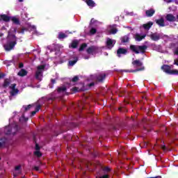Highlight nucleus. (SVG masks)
I'll return each mask as SVG.
<instances>
[{
	"instance_id": "nucleus-1",
	"label": "nucleus",
	"mask_w": 178,
	"mask_h": 178,
	"mask_svg": "<svg viewBox=\"0 0 178 178\" xmlns=\"http://www.w3.org/2000/svg\"><path fill=\"white\" fill-rule=\"evenodd\" d=\"M130 49L133 52H135V54H144V52H145V49H147V46L131 45Z\"/></svg>"
},
{
	"instance_id": "nucleus-2",
	"label": "nucleus",
	"mask_w": 178,
	"mask_h": 178,
	"mask_svg": "<svg viewBox=\"0 0 178 178\" xmlns=\"http://www.w3.org/2000/svg\"><path fill=\"white\" fill-rule=\"evenodd\" d=\"M162 70L168 74H178L177 70H171L169 65H164L161 67Z\"/></svg>"
},
{
	"instance_id": "nucleus-3",
	"label": "nucleus",
	"mask_w": 178,
	"mask_h": 178,
	"mask_svg": "<svg viewBox=\"0 0 178 178\" xmlns=\"http://www.w3.org/2000/svg\"><path fill=\"white\" fill-rule=\"evenodd\" d=\"M16 45V39H15V36H13V40L8 42L6 44L4 45V49L6 51H11L13 49V47Z\"/></svg>"
},
{
	"instance_id": "nucleus-4",
	"label": "nucleus",
	"mask_w": 178,
	"mask_h": 178,
	"mask_svg": "<svg viewBox=\"0 0 178 178\" xmlns=\"http://www.w3.org/2000/svg\"><path fill=\"white\" fill-rule=\"evenodd\" d=\"M45 69V66L44 65H39L38 66V70L36 71V79L38 80L41 81L42 79V71Z\"/></svg>"
},
{
	"instance_id": "nucleus-5",
	"label": "nucleus",
	"mask_w": 178,
	"mask_h": 178,
	"mask_svg": "<svg viewBox=\"0 0 178 178\" xmlns=\"http://www.w3.org/2000/svg\"><path fill=\"white\" fill-rule=\"evenodd\" d=\"M116 44V40L108 38L106 40V47L108 49L113 48V46Z\"/></svg>"
},
{
	"instance_id": "nucleus-6",
	"label": "nucleus",
	"mask_w": 178,
	"mask_h": 178,
	"mask_svg": "<svg viewBox=\"0 0 178 178\" xmlns=\"http://www.w3.org/2000/svg\"><path fill=\"white\" fill-rule=\"evenodd\" d=\"M107 30L110 34H116L118 33L116 25L110 26Z\"/></svg>"
},
{
	"instance_id": "nucleus-7",
	"label": "nucleus",
	"mask_w": 178,
	"mask_h": 178,
	"mask_svg": "<svg viewBox=\"0 0 178 178\" xmlns=\"http://www.w3.org/2000/svg\"><path fill=\"white\" fill-rule=\"evenodd\" d=\"M150 38L153 41H159L161 39V34L156 33H152L150 35Z\"/></svg>"
},
{
	"instance_id": "nucleus-8",
	"label": "nucleus",
	"mask_w": 178,
	"mask_h": 178,
	"mask_svg": "<svg viewBox=\"0 0 178 178\" xmlns=\"http://www.w3.org/2000/svg\"><path fill=\"white\" fill-rule=\"evenodd\" d=\"M127 54V50L126 49H118L117 51V55L120 58L121 55H126Z\"/></svg>"
},
{
	"instance_id": "nucleus-9",
	"label": "nucleus",
	"mask_w": 178,
	"mask_h": 178,
	"mask_svg": "<svg viewBox=\"0 0 178 178\" xmlns=\"http://www.w3.org/2000/svg\"><path fill=\"white\" fill-rule=\"evenodd\" d=\"M15 87H16V84H13V85L10 86V88H11L10 94H11V95H16V94H17V92H19V90L17 89H16Z\"/></svg>"
},
{
	"instance_id": "nucleus-10",
	"label": "nucleus",
	"mask_w": 178,
	"mask_h": 178,
	"mask_svg": "<svg viewBox=\"0 0 178 178\" xmlns=\"http://www.w3.org/2000/svg\"><path fill=\"white\" fill-rule=\"evenodd\" d=\"M147 35H140L138 33H136L134 35V38L136 41H141L142 40H144Z\"/></svg>"
},
{
	"instance_id": "nucleus-11",
	"label": "nucleus",
	"mask_w": 178,
	"mask_h": 178,
	"mask_svg": "<svg viewBox=\"0 0 178 178\" xmlns=\"http://www.w3.org/2000/svg\"><path fill=\"white\" fill-rule=\"evenodd\" d=\"M3 20V22H10V17L6 15H0V21Z\"/></svg>"
},
{
	"instance_id": "nucleus-12",
	"label": "nucleus",
	"mask_w": 178,
	"mask_h": 178,
	"mask_svg": "<svg viewBox=\"0 0 178 178\" xmlns=\"http://www.w3.org/2000/svg\"><path fill=\"white\" fill-rule=\"evenodd\" d=\"M165 19L168 22H175L176 20V17L173 16V15L172 14L167 15V16L165 17Z\"/></svg>"
},
{
	"instance_id": "nucleus-13",
	"label": "nucleus",
	"mask_w": 178,
	"mask_h": 178,
	"mask_svg": "<svg viewBox=\"0 0 178 178\" xmlns=\"http://www.w3.org/2000/svg\"><path fill=\"white\" fill-rule=\"evenodd\" d=\"M17 76L20 77H24V76H27V70L24 69L20 70V71L17 73Z\"/></svg>"
},
{
	"instance_id": "nucleus-14",
	"label": "nucleus",
	"mask_w": 178,
	"mask_h": 178,
	"mask_svg": "<svg viewBox=\"0 0 178 178\" xmlns=\"http://www.w3.org/2000/svg\"><path fill=\"white\" fill-rule=\"evenodd\" d=\"M97 47L92 46L87 49V52L88 54H95V52L97 51Z\"/></svg>"
},
{
	"instance_id": "nucleus-15",
	"label": "nucleus",
	"mask_w": 178,
	"mask_h": 178,
	"mask_svg": "<svg viewBox=\"0 0 178 178\" xmlns=\"http://www.w3.org/2000/svg\"><path fill=\"white\" fill-rule=\"evenodd\" d=\"M35 149L36 151L34 152V154L36 156H41V152H40V146H38V144H36L35 145Z\"/></svg>"
},
{
	"instance_id": "nucleus-16",
	"label": "nucleus",
	"mask_w": 178,
	"mask_h": 178,
	"mask_svg": "<svg viewBox=\"0 0 178 178\" xmlns=\"http://www.w3.org/2000/svg\"><path fill=\"white\" fill-rule=\"evenodd\" d=\"M156 23L159 24L161 27H164L165 26V21L163 20V18H161L160 19H157L156 21Z\"/></svg>"
},
{
	"instance_id": "nucleus-17",
	"label": "nucleus",
	"mask_w": 178,
	"mask_h": 178,
	"mask_svg": "<svg viewBox=\"0 0 178 178\" xmlns=\"http://www.w3.org/2000/svg\"><path fill=\"white\" fill-rule=\"evenodd\" d=\"M154 24V23L149 22L147 24H145L143 25V29H145V30H149V29H151V26Z\"/></svg>"
},
{
	"instance_id": "nucleus-18",
	"label": "nucleus",
	"mask_w": 178,
	"mask_h": 178,
	"mask_svg": "<svg viewBox=\"0 0 178 178\" xmlns=\"http://www.w3.org/2000/svg\"><path fill=\"white\" fill-rule=\"evenodd\" d=\"M154 13H155V10H154L153 9L148 10L146 11V16H148V17H151V16H152Z\"/></svg>"
},
{
	"instance_id": "nucleus-19",
	"label": "nucleus",
	"mask_w": 178,
	"mask_h": 178,
	"mask_svg": "<svg viewBox=\"0 0 178 178\" xmlns=\"http://www.w3.org/2000/svg\"><path fill=\"white\" fill-rule=\"evenodd\" d=\"M86 3L91 8H94V6H95V3H94L92 0H86Z\"/></svg>"
},
{
	"instance_id": "nucleus-20",
	"label": "nucleus",
	"mask_w": 178,
	"mask_h": 178,
	"mask_svg": "<svg viewBox=\"0 0 178 178\" xmlns=\"http://www.w3.org/2000/svg\"><path fill=\"white\" fill-rule=\"evenodd\" d=\"M132 65H134V66H141L143 65V63H141V61L138 60H136L132 62Z\"/></svg>"
},
{
	"instance_id": "nucleus-21",
	"label": "nucleus",
	"mask_w": 178,
	"mask_h": 178,
	"mask_svg": "<svg viewBox=\"0 0 178 178\" xmlns=\"http://www.w3.org/2000/svg\"><path fill=\"white\" fill-rule=\"evenodd\" d=\"M10 20L15 24H19V19L16 17H13L10 18Z\"/></svg>"
},
{
	"instance_id": "nucleus-22",
	"label": "nucleus",
	"mask_w": 178,
	"mask_h": 178,
	"mask_svg": "<svg viewBox=\"0 0 178 178\" xmlns=\"http://www.w3.org/2000/svg\"><path fill=\"white\" fill-rule=\"evenodd\" d=\"M77 45H79V42L77 40H74L71 43L70 47H72V48H76Z\"/></svg>"
},
{
	"instance_id": "nucleus-23",
	"label": "nucleus",
	"mask_w": 178,
	"mask_h": 178,
	"mask_svg": "<svg viewBox=\"0 0 178 178\" xmlns=\"http://www.w3.org/2000/svg\"><path fill=\"white\" fill-rule=\"evenodd\" d=\"M40 108H41V106H38L36 107L35 111H33V112L31 113L32 116H34V115H35V114L37 113V112H38V111H40Z\"/></svg>"
},
{
	"instance_id": "nucleus-24",
	"label": "nucleus",
	"mask_w": 178,
	"mask_h": 178,
	"mask_svg": "<svg viewBox=\"0 0 178 178\" xmlns=\"http://www.w3.org/2000/svg\"><path fill=\"white\" fill-rule=\"evenodd\" d=\"M104 79H105V74H102L97 77L99 81H102Z\"/></svg>"
},
{
	"instance_id": "nucleus-25",
	"label": "nucleus",
	"mask_w": 178,
	"mask_h": 178,
	"mask_svg": "<svg viewBox=\"0 0 178 178\" xmlns=\"http://www.w3.org/2000/svg\"><path fill=\"white\" fill-rule=\"evenodd\" d=\"M129 42V36H124L122 38V42Z\"/></svg>"
},
{
	"instance_id": "nucleus-26",
	"label": "nucleus",
	"mask_w": 178,
	"mask_h": 178,
	"mask_svg": "<svg viewBox=\"0 0 178 178\" xmlns=\"http://www.w3.org/2000/svg\"><path fill=\"white\" fill-rule=\"evenodd\" d=\"M66 34L63 33H60L58 35V38L62 39V38H66Z\"/></svg>"
},
{
	"instance_id": "nucleus-27",
	"label": "nucleus",
	"mask_w": 178,
	"mask_h": 178,
	"mask_svg": "<svg viewBox=\"0 0 178 178\" xmlns=\"http://www.w3.org/2000/svg\"><path fill=\"white\" fill-rule=\"evenodd\" d=\"M66 91V87L63 86L58 88V92H63Z\"/></svg>"
},
{
	"instance_id": "nucleus-28",
	"label": "nucleus",
	"mask_w": 178,
	"mask_h": 178,
	"mask_svg": "<svg viewBox=\"0 0 178 178\" xmlns=\"http://www.w3.org/2000/svg\"><path fill=\"white\" fill-rule=\"evenodd\" d=\"M84 48H87V44L84 43L83 44L80 48H79V51H83Z\"/></svg>"
},
{
	"instance_id": "nucleus-29",
	"label": "nucleus",
	"mask_w": 178,
	"mask_h": 178,
	"mask_svg": "<svg viewBox=\"0 0 178 178\" xmlns=\"http://www.w3.org/2000/svg\"><path fill=\"white\" fill-rule=\"evenodd\" d=\"M77 62V59L72 60V61H70L69 64L70 66H73L74 65H75V63Z\"/></svg>"
},
{
	"instance_id": "nucleus-30",
	"label": "nucleus",
	"mask_w": 178,
	"mask_h": 178,
	"mask_svg": "<svg viewBox=\"0 0 178 178\" xmlns=\"http://www.w3.org/2000/svg\"><path fill=\"white\" fill-rule=\"evenodd\" d=\"M140 70H144V67L141 68V69H137L136 70H131V71H129L130 72H140ZM125 72H128V71H125Z\"/></svg>"
},
{
	"instance_id": "nucleus-31",
	"label": "nucleus",
	"mask_w": 178,
	"mask_h": 178,
	"mask_svg": "<svg viewBox=\"0 0 178 178\" xmlns=\"http://www.w3.org/2000/svg\"><path fill=\"white\" fill-rule=\"evenodd\" d=\"M95 33H97V29L92 28V29L90 30V34H95Z\"/></svg>"
},
{
	"instance_id": "nucleus-32",
	"label": "nucleus",
	"mask_w": 178,
	"mask_h": 178,
	"mask_svg": "<svg viewBox=\"0 0 178 178\" xmlns=\"http://www.w3.org/2000/svg\"><path fill=\"white\" fill-rule=\"evenodd\" d=\"M72 81L74 83H76V81H79V76H74L73 79H72Z\"/></svg>"
},
{
	"instance_id": "nucleus-33",
	"label": "nucleus",
	"mask_w": 178,
	"mask_h": 178,
	"mask_svg": "<svg viewBox=\"0 0 178 178\" xmlns=\"http://www.w3.org/2000/svg\"><path fill=\"white\" fill-rule=\"evenodd\" d=\"M25 111H29V109H30V108H31V105H29L27 106H24Z\"/></svg>"
},
{
	"instance_id": "nucleus-34",
	"label": "nucleus",
	"mask_w": 178,
	"mask_h": 178,
	"mask_svg": "<svg viewBox=\"0 0 178 178\" xmlns=\"http://www.w3.org/2000/svg\"><path fill=\"white\" fill-rule=\"evenodd\" d=\"M104 172H109L111 170V168L109 167H106L104 168Z\"/></svg>"
},
{
	"instance_id": "nucleus-35",
	"label": "nucleus",
	"mask_w": 178,
	"mask_h": 178,
	"mask_svg": "<svg viewBox=\"0 0 178 178\" xmlns=\"http://www.w3.org/2000/svg\"><path fill=\"white\" fill-rule=\"evenodd\" d=\"M174 65H177V66H178V59L175 60Z\"/></svg>"
},
{
	"instance_id": "nucleus-36",
	"label": "nucleus",
	"mask_w": 178,
	"mask_h": 178,
	"mask_svg": "<svg viewBox=\"0 0 178 178\" xmlns=\"http://www.w3.org/2000/svg\"><path fill=\"white\" fill-rule=\"evenodd\" d=\"M98 178H108V175H105L104 176L99 177Z\"/></svg>"
},
{
	"instance_id": "nucleus-37",
	"label": "nucleus",
	"mask_w": 178,
	"mask_h": 178,
	"mask_svg": "<svg viewBox=\"0 0 178 178\" xmlns=\"http://www.w3.org/2000/svg\"><path fill=\"white\" fill-rule=\"evenodd\" d=\"M73 91H74L75 92L79 91V89L77 88H72Z\"/></svg>"
},
{
	"instance_id": "nucleus-38",
	"label": "nucleus",
	"mask_w": 178,
	"mask_h": 178,
	"mask_svg": "<svg viewBox=\"0 0 178 178\" xmlns=\"http://www.w3.org/2000/svg\"><path fill=\"white\" fill-rule=\"evenodd\" d=\"M23 66H24L23 63H21L19 64V67L20 69H22V67H23Z\"/></svg>"
},
{
	"instance_id": "nucleus-39",
	"label": "nucleus",
	"mask_w": 178,
	"mask_h": 178,
	"mask_svg": "<svg viewBox=\"0 0 178 178\" xmlns=\"http://www.w3.org/2000/svg\"><path fill=\"white\" fill-rule=\"evenodd\" d=\"M8 81H6L4 83V87H6V86H8Z\"/></svg>"
},
{
	"instance_id": "nucleus-40",
	"label": "nucleus",
	"mask_w": 178,
	"mask_h": 178,
	"mask_svg": "<svg viewBox=\"0 0 178 178\" xmlns=\"http://www.w3.org/2000/svg\"><path fill=\"white\" fill-rule=\"evenodd\" d=\"M20 169V166H17L16 168H15V170H19Z\"/></svg>"
},
{
	"instance_id": "nucleus-41",
	"label": "nucleus",
	"mask_w": 178,
	"mask_h": 178,
	"mask_svg": "<svg viewBox=\"0 0 178 178\" xmlns=\"http://www.w3.org/2000/svg\"><path fill=\"white\" fill-rule=\"evenodd\" d=\"M34 169L37 171L40 170V168L38 167H35Z\"/></svg>"
},
{
	"instance_id": "nucleus-42",
	"label": "nucleus",
	"mask_w": 178,
	"mask_h": 178,
	"mask_svg": "<svg viewBox=\"0 0 178 178\" xmlns=\"http://www.w3.org/2000/svg\"><path fill=\"white\" fill-rule=\"evenodd\" d=\"M161 148H162V149H165L166 147H165V145H163V146L161 147Z\"/></svg>"
},
{
	"instance_id": "nucleus-43",
	"label": "nucleus",
	"mask_w": 178,
	"mask_h": 178,
	"mask_svg": "<svg viewBox=\"0 0 178 178\" xmlns=\"http://www.w3.org/2000/svg\"><path fill=\"white\" fill-rule=\"evenodd\" d=\"M51 83L54 84L55 83V79H51Z\"/></svg>"
},
{
	"instance_id": "nucleus-44",
	"label": "nucleus",
	"mask_w": 178,
	"mask_h": 178,
	"mask_svg": "<svg viewBox=\"0 0 178 178\" xmlns=\"http://www.w3.org/2000/svg\"><path fill=\"white\" fill-rule=\"evenodd\" d=\"M176 55H178V49L175 51Z\"/></svg>"
},
{
	"instance_id": "nucleus-45",
	"label": "nucleus",
	"mask_w": 178,
	"mask_h": 178,
	"mask_svg": "<svg viewBox=\"0 0 178 178\" xmlns=\"http://www.w3.org/2000/svg\"><path fill=\"white\" fill-rule=\"evenodd\" d=\"M2 35H3V34H2V33H0V37H2Z\"/></svg>"
},
{
	"instance_id": "nucleus-46",
	"label": "nucleus",
	"mask_w": 178,
	"mask_h": 178,
	"mask_svg": "<svg viewBox=\"0 0 178 178\" xmlns=\"http://www.w3.org/2000/svg\"><path fill=\"white\" fill-rule=\"evenodd\" d=\"M1 147H2V143H0V148H1Z\"/></svg>"
},
{
	"instance_id": "nucleus-47",
	"label": "nucleus",
	"mask_w": 178,
	"mask_h": 178,
	"mask_svg": "<svg viewBox=\"0 0 178 178\" xmlns=\"http://www.w3.org/2000/svg\"><path fill=\"white\" fill-rule=\"evenodd\" d=\"M90 86H94V83H90Z\"/></svg>"
},
{
	"instance_id": "nucleus-48",
	"label": "nucleus",
	"mask_w": 178,
	"mask_h": 178,
	"mask_svg": "<svg viewBox=\"0 0 178 178\" xmlns=\"http://www.w3.org/2000/svg\"><path fill=\"white\" fill-rule=\"evenodd\" d=\"M19 2H23V0H19Z\"/></svg>"
},
{
	"instance_id": "nucleus-49",
	"label": "nucleus",
	"mask_w": 178,
	"mask_h": 178,
	"mask_svg": "<svg viewBox=\"0 0 178 178\" xmlns=\"http://www.w3.org/2000/svg\"><path fill=\"white\" fill-rule=\"evenodd\" d=\"M168 2H172V0H169Z\"/></svg>"
},
{
	"instance_id": "nucleus-50",
	"label": "nucleus",
	"mask_w": 178,
	"mask_h": 178,
	"mask_svg": "<svg viewBox=\"0 0 178 178\" xmlns=\"http://www.w3.org/2000/svg\"><path fill=\"white\" fill-rule=\"evenodd\" d=\"M33 29H35V27L33 26Z\"/></svg>"
},
{
	"instance_id": "nucleus-51",
	"label": "nucleus",
	"mask_w": 178,
	"mask_h": 178,
	"mask_svg": "<svg viewBox=\"0 0 178 178\" xmlns=\"http://www.w3.org/2000/svg\"><path fill=\"white\" fill-rule=\"evenodd\" d=\"M8 38H10V35H8Z\"/></svg>"
}]
</instances>
